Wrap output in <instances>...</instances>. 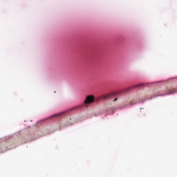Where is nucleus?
I'll list each match as a JSON object with an SVG mask.
<instances>
[{
    "instance_id": "f257e3e1",
    "label": "nucleus",
    "mask_w": 177,
    "mask_h": 177,
    "mask_svg": "<svg viewBox=\"0 0 177 177\" xmlns=\"http://www.w3.org/2000/svg\"><path fill=\"white\" fill-rule=\"evenodd\" d=\"M95 102V96L93 95H87L86 100L84 102L85 107H88V104H92Z\"/></svg>"
},
{
    "instance_id": "f03ea898",
    "label": "nucleus",
    "mask_w": 177,
    "mask_h": 177,
    "mask_svg": "<svg viewBox=\"0 0 177 177\" xmlns=\"http://www.w3.org/2000/svg\"><path fill=\"white\" fill-rule=\"evenodd\" d=\"M172 93H176V90L175 88H167L165 93H160V95H158V96H165V95H172Z\"/></svg>"
},
{
    "instance_id": "7ed1b4c3",
    "label": "nucleus",
    "mask_w": 177,
    "mask_h": 177,
    "mask_svg": "<svg viewBox=\"0 0 177 177\" xmlns=\"http://www.w3.org/2000/svg\"><path fill=\"white\" fill-rule=\"evenodd\" d=\"M111 96H114V93H109L102 96V99H110Z\"/></svg>"
},
{
    "instance_id": "20e7f679",
    "label": "nucleus",
    "mask_w": 177,
    "mask_h": 177,
    "mask_svg": "<svg viewBox=\"0 0 177 177\" xmlns=\"http://www.w3.org/2000/svg\"><path fill=\"white\" fill-rule=\"evenodd\" d=\"M137 86H143V84H138Z\"/></svg>"
},
{
    "instance_id": "39448f33",
    "label": "nucleus",
    "mask_w": 177,
    "mask_h": 177,
    "mask_svg": "<svg viewBox=\"0 0 177 177\" xmlns=\"http://www.w3.org/2000/svg\"><path fill=\"white\" fill-rule=\"evenodd\" d=\"M115 101H117V98H115V99L114 100V102H115Z\"/></svg>"
}]
</instances>
